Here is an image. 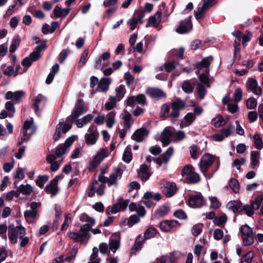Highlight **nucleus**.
Listing matches in <instances>:
<instances>
[{"instance_id": "f257e3e1", "label": "nucleus", "mask_w": 263, "mask_h": 263, "mask_svg": "<svg viewBox=\"0 0 263 263\" xmlns=\"http://www.w3.org/2000/svg\"><path fill=\"white\" fill-rule=\"evenodd\" d=\"M181 174L187 184H195L200 180L199 175L194 171V167L190 164L185 165L183 167Z\"/></svg>"}, {"instance_id": "f03ea898", "label": "nucleus", "mask_w": 263, "mask_h": 263, "mask_svg": "<svg viewBox=\"0 0 263 263\" xmlns=\"http://www.w3.org/2000/svg\"><path fill=\"white\" fill-rule=\"evenodd\" d=\"M26 234V230L22 226L15 227L14 224H11L8 226V237L12 244H15L17 242L18 235L20 238H22Z\"/></svg>"}, {"instance_id": "7ed1b4c3", "label": "nucleus", "mask_w": 263, "mask_h": 263, "mask_svg": "<svg viewBox=\"0 0 263 263\" xmlns=\"http://www.w3.org/2000/svg\"><path fill=\"white\" fill-rule=\"evenodd\" d=\"M26 234V230L22 226L15 227L14 224H11L8 226V237L12 244H15L17 242L18 235L20 238H22Z\"/></svg>"}, {"instance_id": "20e7f679", "label": "nucleus", "mask_w": 263, "mask_h": 263, "mask_svg": "<svg viewBox=\"0 0 263 263\" xmlns=\"http://www.w3.org/2000/svg\"><path fill=\"white\" fill-rule=\"evenodd\" d=\"M85 102L82 99H78L71 114L67 117L66 121L75 122L81 115L87 110Z\"/></svg>"}, {"instance_id": "39448f33", "label": "nucleus", "mask_w": 263, "mask_h": 263, "mask_svg": "<svg viewBox=\"0 0 263 263\" xmlns=\"http://www.w3.org/2000/svg\"><path fill=\"white\" fill-rule=\"evenodd\" d=\"M243 244L246 246H251L254 242L253 232L247 224L243 225L240 229Z\"/></svg>"}, {"instance_id": "423d86ee", "label": "nucleus", "mask_w": 263, "mask_h": 263, "mask_svg": "<svg viewBox=\"0 0 263 263\" xmlns=\"http://www.w3.org/2000/svg\"><path fill=\"white\" fill-rule=\"evenodd\" d=\"M64 122V119H61L59 124L56 127L55 133L53 136V139L55 141H58L61 138V133H66L72 128V124L70 123Z\"/></svg>"}, {"instance_id": "0eeeda50", "label": "nucleus", "mask_w": 263, "mask_h": 263, "mask_svg": "<svg viewBox=\"0 0 263 263\" xmlns=\"http://www.w3.org/2000/svg\"><path fill=\"white\" fill-rule=\"evenodd\" d=\"M171 106L172 111L170 113V116L172 118L176 119L180 116V111L185 108L186 103L184 101L177 98L175 101H173L171 103Z\"/></svg>"}, {"instance_id": "6e6552de", "label": "nucleus", "mask_w": 263, "mask_h": 263, "mask_svg": "<svg viewBox=\"0 0 263 263\" xmlns=\"http://www.w3.org/2000/svg\"><path fill=\"white\" fill-rule=\"evenodd\" d=\"M88 133L85 135V143L89 145H94L97 142L99 136L96 125L91 124L88 129Z\"/></svg>"}, {"instance_id": "1a4fd4ad", "label": "nucleus", "mask_w": 263, "mask_h": 263, "mask_svg": "<svg viewBox=\"0 0 263 263\" xmlns=\"http://www.w3.org/2000/svg\"><path fill=\"white\" fill-rule=\"evenodd\" d=\"M215 160V157L209 153L203 155L200 160L199 166L201 172L203 174L205 173L209 168L213 164Z\"/></svg>"}, {"instance_id": "9d476101", "label": "nucleus", "mask_w": 263, "mask_h": 263, "mask_svg": "<svg viewBox=\"0 0 263 263\" xmlns=\"http://www.w3.org/2000/svg\"><path fill=\"white\" fill-rule=\"evenodd\" d=\"M191 17L192 16H190L184 20L181 21L178 27L176 29V31L179 34H185L192 30L193 26Z\"/></svg>"}, {"instance_id": "9b49d317", "label": "nucleus", "mask_w": 263, "mask_h": 263, "mask_svg": "<svg viewBox=\"0 0 263 263\" xmlns=\"http://www.w3.org/2000/svg\"><path fill=\"white\" fill-rule=\"evenodd\" d=\"M203 197L200 193L196 195H189L188 205L191 208H200L203 205Z\"/></svg>"}, {"instance_id": "f8f14e48", "label": "nucleus", "mask_w": 263, "mask_h": 263, "mask_svg": "<svg viewBox=\"0 0 263 263\" xmlns=\"http://www.w3.org/2000/svg\"><path fill=\"white\" fill-rule=\"evenodd\" d=\"M178 225L180 224L176 220H165L160 222L159 227L162 231L168 232Z\"/></svg>"}, {"instance_id": "ddd939ff", "label": "nucleus", "mask_w": 263, "mask_h": 263, "mask_svg": "<svg viewBox=\"0 0 263 263\" xmlns=\"http://www.w3.org/2000/svg\"><path fill=\"white\" fill-rule=\"evenodd\" d=\"M149 134V130L146 128H141L136 130L132 135L131 138L137 142H142Z\"/></svg>"}, {"instance_id": "4468645a", "label": "nucleus", "mask_w": 263, "mask_h": 263, "mask_svg": "<svg viewBox=\"0 0 263 263\" xmlns=\"http://www.w3.org/2000/svg\"><path fill=\"white\" fill-rule=\"evenodd\" d=\"M171 211L170 206L167 203H165L161 206L155 211L154 217L156 219H159L166 216Z\"/></svg>"}, {"instance_id": "2eb2a0df", "label": "nucleus", "mask_w": 263, "mask_h": 263, "mask_svg": "<svg viewBox=\"0 0 263 263\" xmlns=\"http://www.w3.org/2000/svg\"><path fill=\"white\" fill-rule=\"evenodd\" d=\"M163 185V192L167 197H172L176 193L177 188L175 183L166 181L164 182Z\"/></svg>"}, {"instance_id": "dca6fc26", "label": "nucleus", "mask_w": 263, "mask_h": 263, "mask_svg": "<svg viewBox=\"0 0 263 263\" xmlns=\"http://www.w3.org/2000/svg\"><path fill=\"white\" fill-rule=\"evenodd\" d=\"M23 134L24 137L30 136L35 132V127L33 126V120H26L24 122L23 127Z\"/></svg>"}, {"instance_id": "f3484780", "label": "nucleus", "mask_w": 263, "mask_h": 263, "mask_svg": "<svg viewBox=\"0 0 263 263\" xmlns=\"http://www.w3.org/2000/svg\"><path fill=\"white\" fill-rule=\"evenodd\" d=\"M146 93L153 99H160L166 96L164 92L158 88H148Z\"/></svg>"}, {"instance_id": "a211bd4d", "label": "nucleus", "mask_w": 263, "mask_h": 263, "mask_svg": "<svg viewBox=\"0 0 263 263\" xmlns=\"http://www.w3.org/2000/svg\"><path fill=\"white\" fill-rule=\"evenodd\" d=\"M242 203L239 200H232L229 201L227 207L231 210L234 213L240 214L241 212Z\"/></svg>"}, {"instance_id": "6ab92c4d", "label": "nucleus", "mask_w": 263, "mask_h": 263, "mask_svg": "<svg viewBox=\"0 0 263 263\" xmlns=\"http://www.w3.org/2000/svg\"><path fill=\"white\" fill-rule=\"evenodd\" d=\"M212 61L213 57L212 56L204 58L200 62H197L195 64L194 69H202L203 68H205L206 69H209Z\"/></svg>"}, {"instance_id": "aec40b11", "label": "nucleus", "mask_w": 263, "mask_h": 263, "mask_svg": "<svg viewBox=\"0 0 263 263\" xmlns=\"http://www.w3.org/2000/svg\"><path fill=\"white\" fill-rule=\"evenodd\" d=\"M179 65V62L175 60L165 62L163 65L159 67V70L165 71L167 73H170L174 70L177 65Z\"/></svg>"}, {"instance_id": "412c9836", "label": "nucleus", "mask_w": 263, "mask_h": 263, "mask_svg": "<svg viewBox=\"0 0 263 263\" xmlns=\"http://www.w3.org/2000/svg\"><path fill=\"white\" fill-rule=\"evenodd\" d=\"M145 240H144L141 234H140L136 238L134 246L131 249V255H134L137 251L140 250L143 246V244Z\"/></svg>"}, {"instance_id": "4be33fe9", "label": "nucleus", "mask_w": 263, "mask_h": 263, "mask_svg": "<svg viewBox=\"0 0 263 263\" xmlns=\"http://www.w3.org/2000/svg\"><path fill=\"white\" fill-rule=\"evenodd\" d=\"M59 188L55 183L51 180L46 185L44 191L47 194H50L51 197L55 196L59 192Z\"/></svg>"}, {"instance_id": "5701e85b", "label": "nucleus", "mask_w": 263, "mask_h": 263, "mask_svg": "<svg viewBox=\"0 0 263 263\" xmlns=\"http://www.w3.org/2000/svg\"><path fill=\"white\" fill-rule=\"evenodd\" d=\"M111 81L109 78L103 77L98 84L97 90L101 92L106 91Z\"/></svg>"}, {"instance_id": "b1692460", "label": "nucleus", "mask_w": 263, "mask_h": 263, "mask_svg": "<svg viewBox=\"0 0 263 263\" xmlns=\"http://www.w3.org/2000/svg\"><path fill=\"white\" fill-rule=\"evenodd\" d=\"M70 11L69 8L61 9L59 6H56L53 9V13L56 18H64L69 14Z\"/></svg>"}, {"instance_id": "393cba45", "label": "nucleus", "mask_w": 263, "mask_h": 263, "mask_svg": "<svg viewBox=\"0 0 263 263\" xmlns=\"http://www.w3.org/2000/svg\"><path fill=\"white\" fill-rule=\"evenodd\" d=\"M124 115L121 114L120 117L124 121V126L127 129H130L132 125L134 123V119L127 110H124Z\"/></svg>"}, {"instance_id": "a878e982", "label": "nucleus", "mask_w": 263, "mask_h": 263, "mask_svg": "<svg viewBox=\"0 0 263 263\" xmlns=\"http://www.w3.org/2000/svg\"><path fill=\"white\" fill-rule=\"evenodd\" d=\"M162 13L161 11H157L154 15L151 16L148 19L147 23L146 25V27H148L152 24L153 27L156 28L158 26V24L157 22V20L160 21Z\"/></svg>"}, {"instance_id": "bb28decb", "label": "nucleus", "mask_w": 263, "mask_h": 263, "mask_svg": "<svg viewBox=\"0 0 263 263\" xmlns=\"http://www.w3.org/2000/svg\"><path fill=\"white\" fill-rule=\"evenodd\" d=\"M92 226L89 224H83L80 227V233L85 241V239H89L91 235L89 231H91Z\"/></svg>"}, {"instance_id": "cd10ccee", "label": "nucleus", "mask_w": 263, "mask_h": 263, "mask_svg": "<svg viewBox=\"0 0 263 263\" xmlns=\"http://www.w3.org/2000/svg\"><path fill=\"white\" fill-rule=\"evenodd\" d=\"M148 170V167L145 164H143L140 165V167L138 171V174H142L141 180L142 181H146L149 178L151 174L147 172Z\"/></svg>"}, {"instance_id": "c85d7f7f", "label": "nucleus", "mask_w": 263, "mask_h": 263, "mask_svg": "<svg viewBox=\"0 0 263 263\" xmlns=\"http://www.w3.org/2000/svg\"><path fill=\"white\" fill-rule=\"evenodd\" d=\"M209 74L210 70L209 69H205V73H201L199 76V80L200 83H201L202 85H205L208 87H210L209 78Z\"/></svg>"}, {"instance_id": "c756f323", "label": "nucleus", "mask_w": 263, "mask_h": 263, "mask_svg": "<svg viewBox=\"0 0 263 263\" xmlns=\"http://www.w3.org/2000/svg\"><path fill=\"white\" fill-rule=\"evenodd\" d=\"M208 9L202 4L200 3L197 10L194 11L195 16L197 20H199L203 17V14Z\"/></svg>"}, {"instance_id": "7c9ffc66", "label": "nucleus", "mask_w": 263, "mask_h": 263, "mask_svg": "<svg viewBox=\"0 0 263 263\" xmlns=\"http://www.w3.org/2000/svg\"><path fill=\"white\" fill-rule=\"evenodd\" d=\"M251 166L254 168L259 162V152L257 151H253L251 153Z\"/></svg>"}, {"instance_id": "2f4dec72", "label": "nucleus", "mask_w": 263, "mask_h": 263, "mask_svg": "<svg viewBox=\"0 0 263 263\" xmlns=\"http://www.w3.org/2000/svg\"><path fill=\"white\" fill-rule=\"evenodd\" d=\"M140 219L138 216L137 215H132L129 218L124 219L123 221V224L124 225H127L129 227H132L134 224H135L139 222Z\"/></svg>"}, {"instance_id": "473e14b6", "label": "nucleus", "mask_w": 263, "mask_h": 263, "mask_svg": "<svg viewBox=\"0 0 263 263\" xmlns=\"http://www.w3.org/2000/svg\"><path fill=\"white\" fill-rule=\"evenodd\" d=\"M227 215L224 214L221 216H216L214 218L213 222L215 225L222 228L227 222Z\"/></svg>"}, {"instance_id": "72a5a7b5", "label": "nucleus", "mask_w": 263, "mask_h": 263, "mask_svg": "<svg viewBox=\"0 0 263 263\" xmlns=\"http://www.w3.org/2000/svg\"><path fill=\"white\" fill-rule=\"evenodd\" d=\"M170 105L167 103L163 104L161 107L160 112V117L163 119H166L168 117H170Z\"/></svg>"}, {"instance_id": "f704fd0d", "label": "nucleus", "mask_w": 263, "mask_h": 263, "mask_svg": "<svg viewBox=\"0 0 263 263\" xmlns=\"http://www.w3.org/2000/svg\"><path fill=\"white\" fill-rule=\"evenodd\" d=\"M17 190L19 194L22 193L25 195H29L33 191L32 186L29 184H27L26 185L21 184L18 187Z\"/></svg>"}, {"instance_id": "c9c22d12", "label": "nucleus", "mask_w": 263, "mask_h": 263, "mask_svg": "<svg viewBox=\"0 0 263 263\" xmlns=\"http://www.w3.org/2000/svg\"><path fill=\"white\" fill-rule=\"evenodd\" d=\"M158 233L157 229L153 227H149L146 229L143 234L144 240L154 237Z\"/></svg>"}, {"instance_id": "e433bc0d", "label": "nucleus", "mask_w": 263, "mask_h": 263, "mask_svg": "<svg viewBox=\"0 0 263 263\" xmlns=\"http://www.w3.org/2000/svg\"><path fill=\"white\" fill-rule=\"evenodd\" d=\"M120 246V237L118 239L110 238L109 241V247L114 253L119 248Z\"/></svg>"}, {"instance_id": "4c0bfd02", "label": "nucleus", "mask_w": 263, "mask_h": 263, "mask_svg": "<svg viewBox=\"0 0 263 263\" xmlns=\"http://www.w3.org/2000/svg\"><path fill=\"white\" fill-rule=\"evenodd\" d=\"M80 220L82 222H87V223H86L85 224H89L92 227L94 226L96 223L95 219L89 216L85 213H83L81 214L80 216Z\"/></svg>"}, {"instance_id": "58836bf2", "label": "nucleus", "mask_w": 263, "mask_h": 263, "mask_svg": "<svg viewBox=\"0 0 263 263\" xmlns=\"http://www.w3.org/2000/svg\"><path fill=\"white\" fill-rule=\"evenodd\" d=\"M109 101L105 104V109L110 110L116 106L117 98L115 96H110L109 98Z\"/></svg>"}, {"instance_id": "ea45409f", "label": "nucleus", "mask_w": 263, "mask_h": 263, "mask_svg": "<svg viewBox=\"0 0 263 263\" xmlns=\"http://www.w3.org/2000/svg\"><path fill=\"white\" fill-rule=\"evenodd\" d=\"M229 185L234 193H237L239 192V184L236 179L231 178L229 182Z\"/></svg>"}, {"instance_id": "a19ab883", "label": "nucleus", "mask_w": 263, "mask_h": 263, "mask_svg": "<svg viewBox=\"0 0 263 263\" xmlns=\"http://www.w3.org/2000/svg\"><path fill=\"white\" fill-rule=\"evenodd\" d=\"M174 152V149L172 147H170L167 150L162 154V159L163 162L165 164L167 163L170 157L173 155Z\"/></svg>"}, {"instance_id": "79ce46f5", "label": "nucleus", "mask_w": 263, "mask_h": 263, "mask_svg": "<svg viewBox=\"0 0 263 263\" xmlns=\"http://www.w3.org/2000/svg\"><path fill=\"white\" fill-rule=\"evenodd\" d=\"M254 145L256 148L261 149L263 148V142L261 138L258 134L253 136Z\"/></svg>"}, {"instance_id": "37998d69", "label": "nucleus", "mask_w": 263, "mask_h": 263, "mask_svg": "<svg viewBox=\"0 0 263 263\" xmlns=\"http://www.w3.org/2000/svg\"><path fill=\"white\" fill-rule=\"evenodd\" d=\"M182 89L186 93H191L193 92L194 87L189 81H185L182 84Z\"/></svg>"}, {"instance_id": "c03bdc74", "label": "nucleus", "mask_w": 263, "mask_h": 263, "mask_svg": "<svg viewBox=\"0 0 263 263\" xmlns=\"http://www.w3.org/2000/svg\"><path fill=\"white\" fill-rule=\"evenodd\" d=\"M49 176L47 175H39L35 180L36 184L40 188L44 186V184L48 180Z\"/></svg>"}, {"instance_id": "a18cd8bd", "label": "nucleus", "mask_w": 263, "mask_h": 263, "mask_svg": "<svg viewBox=\"0 0 263 263\" xmlns=\"http://www.w3.org/2000/svg\"><path fill=\"white\" fill-rule=\"evenodd\" d=\"M254 256L253 251L248 252L242 256L240 263H251Z\"/></svg>"}, {"instance_id": "49530a36", "label": "nucleus", "mask_w": 263, "mask_h": 263, "mask_svg": "<svg viewBox=\"0 0 263 263\" xmlns=\"http://www.w3.org/2000/svg\"><path fill=\"white\" fill-rule=\"evenodd\" d=\"M203 227V224L201 223L194 225L191 230L192 235L195 237L198 236L202 232Z\"/></svg>"}, {"instance_id": "de8ad7c7", "label": "nucleus", "mask_w": 263, "mask_h": 263, "mask_svg": "<svg viewBox=\"0 0 263 263\" xmlns=\"http://www.w3.org/2000/svg\"><path fill=\"white\" fill-rule=\"evenodd\" d=\"M68 236L70 238L76 241L79 242L80 243H83L84 241V239L81 236L80 232L77 233L74 232H71L68 233Z\"/></svg>"}, {"instance_id": "09e8293b", "label": "nucleus", "mask_w": 263, "mask_h": 263, "mask_svg": "<svg viewBox=\"0 0 263 263\" xmlns=\"http://www.w3.org/2000/svg\"><path fill=\"white\" fill-rule=\"evenodd\" d=\"M224 121V119L222 116L219 114L216 117L213 118L211 121V124L213 125L215 127H219L222 126V123Z\"/></svg>"}, {"instance_id": "8fccbe9b", "label": "nucleus", "mask_w": 263, "mask_h": 263, "mask_svg": "<svg viewBox=\"0 0 263 263\" xmlns=\"http://www.w3.org/2000/svg\"><path fill=\"white\" fill-rule=\"evenodd\" d=\"M78 250L73 247L66 255L64 260L68 262H70L72 260L75 259Z\"/></svg>"}, {"instance_id": "3c124183", "label": "nucleus", "mask_w": 263, "mask_h": 263, "mask_svg": "<svg viewBox=\"0 0 263 263\" xmlns=\"http://www.w3.org/2000/svg\"><path fill=\"white\" fill-rule=\"evenodd\" d=\"M71 214L68 213L65 214V219L63 223L62 224L61 227V231L66 230L69 227V223L71 222Z\"/></svg>"}, {"instance_id": "603ef678", "label": "nucleus", "mask_w": 263, "mask_h": 263, "mask_svg": "<svg viewBox=\"0 0 263 263\" xmlns=\"http://www.w3.org/2000/svg\"><path fill=\"white\" fill-rule=\"evenodd\" d=\"M21 40L18 37L16 39H13L11 42V44L9 47V51L11 53H13L15 51L16 49L18 47Z\"/></svg>"}, {"instance_id": "864d4df0", "label": "nucleus", "mask_w": 263, "mask_h": 263, "mask_svg": "<svg viewBox=\"0 0 263 263\" xmlns=\"http://www.w3.org/2000/svg\"><path fill=\"white\" fill-rule=\"evenodd\" d=\"M37 214V211H33L31 210H26L24 212V217L26 219V220L27 222H29V218H35L36 217Z\"/></svg>"}, {"instance_id": "5fc2aeb1", "label": "nucleus", "mask_w": 263, "mask_h": 263, "mask_svg": "<svg viewBox=\"0 0 263 263\" xmlns=\"http://www.w3.org/2000/svg\"><path fill=\"white\" fill-rule=\"evenodd\" d=\"M117 98L118 101L121 100L125 94V89L124 86L121 85L116 89Z\"/></svg>"}, {"instance_id": "6e6d98bb", "label": "nucleus", "mask_w": 263, "mask_h": 263, "mask_svg": "<svg viewBox=\"0 0 263 263\" xmlns=\"http://www.w3.org/2000/svg\"><path fill=\"white\" fill-rule=\"evenodd\" d=\"M244 211L245 213L249 217H251L254 213L253 209L251 204L242 205L241 212Z\"/></svg>"}, {"instance_id": "4d7b16f0", "label": "nucleus", "mask_w": 263, "mask_h": 263, "mask_svg": "<svg viewBox=\"0 0 263 263\" xmlns=\"http://www.w3.org/2000/svg\"><path fill=\"white\" fill-rule=\"evenodd\" d=\"M144 16V12L142 10H137L135 11L132 18H135L138 22L142 23V19Z\"/></svg>"}, {"instance_id": "13d9d810", "label": "nucleus", "mask_w": 263, "mask_h": 263, "mask_svg": "<svg viewBox=\"0 0 263 263\" xmlns=\"http://www.w3.org/2000/svg\"><path fill=\"white\" fill-rule=\"evenodd\" d=\"M257 104V102L256 99L253 97H251L247 100V107L249 109H254L256 108Z\"/></svg>"}, {"instance_id": "bf43d9fd", "label": "nucleus", "mask_w": 263, "mask_h": 263, "mask_svg": "<svg viewBox=\"0 0 263 263\" xmlns=\"http://www.w3.org/2000/svg\"><path fill=\"white\" fill-rule=\"evenodd\" d=\"M209 200L211 202V208L217 209L221 206V203L216 197H210Z\"/></svg>"}, {"instance_id": "052dcab7", "label": "nucleus", "mask_w": 263, "mask_h": 263, "mask_svg": "<svg viewBox=\"0 0 263 263\" xmlns=\"http://www.w3.org/2000/svg\"><path fill=\"white\" fill-rule=\"evenodd\" d=\"M174 216L179 219H186L187 218V215L185 212L182 209H178L176 210L174 213Z\"/></svg>"}, {"instance_id": "680f3d73", "label": "nucleus", "mask_w": 263, "mask_h": 263, "mask_svg": "<svg viewBox=\"0 0 263 263\" xmlns=\"http://www.w3.org/2000/svg\"><path fill=\"white\" fill-rule=\"evenodd\" d=\"M247 86L251 91L258 86L257 81L253 78H250L248 79Z\"/></svg>"}, {"instance_id": "e2e57ef3", "label": "nucleus", "mask_w": 263, "mask_h": 263, "mask_svg": "<svg viewBox=\"0 0 263 263\" xmlns=\"http://www.w3.org/2000/svg\"><path fill=\"white\" fill-rule=\"evenodd\" d=\"M122 160L126 163H129L132 160V153L125 149L122 156Z\"/></svg>"}, {"instance_id": "0e129e2a", "label": "nucleus", "mask_w": 263, "mask_h": 263, "mask_svg": "<svg viewBox=\"0 0 263 263\" xmlns=\"http://www.w3.org/2000/svg\"><path fill=\"white\" fill-rule=\"evenodd\" d=\"M234 97L235 101L237 103L239 102L242 98V92L240 88H237L234 91Z\"/></svg>"}, {"instance_id": "69168bd1", "label": "nucleus", "mask_w": 263, "mask_h": 263, "mask_svg": "<svg viewBox=\"0 0 263 263\" xmlns=\"http://www.w3.org/2000/svg\"><path fill=\"white\" fill-rule=\"evenodd\" d=\"M70 53V50L68 49H63L59 54V62L62 63L67 58L68 55Z\"/></svg>"}, {"instance_id": "338daca9", "label": "nucleus", "mask_w": 263, "mask_h": 263, "mask_svg": "<svg viewBox=\"0 0 263 263\" xmlns=\"http://www.w3.org/2000/svg\"><path fill=\"white\" fill-rule=\"evenodd\" d=\"M195 119V116L192 112L187 113L184 117V121L187 122L190 125H191L193 123Z\"/></svg>"}, {"instance_id": "774afa93", "label": "nucleus", "mask_w": 263, "mask_h": 263, "mask_svg": "<svg viewBox=\"0 0 263 263\" xmlns=\"http://www.w3.org/2000/svg\"><path fill=\"white\" fill-rule=\"evenodd\" d=\"M184 49L183 48H179L178 49L174 50L172 51V53L175 54L176 57L180 59L184 58Z\"/></svg>"}]
</instances>
